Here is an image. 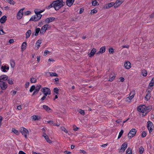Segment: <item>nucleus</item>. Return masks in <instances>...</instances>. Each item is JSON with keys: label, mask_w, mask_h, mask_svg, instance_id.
<instances>
[{"label": "nucleus", "mask_w": 154, "mask_h": 154, "mask_svg": "<svg viewBox=\"0 0 154 154\" xmlns=\"http://www.w3.org/2000/svg\"><path fill=\"white\" fill-rule=\"evenodd\" d=\"M41 88V85H37L35 88V91L37 92H38L39 91L40 89Z\"/></svg>", "instance_id": "obj_32"}, {"label": "nucleus", "mask_w": 154, "mask_h": 154, "mask_svg": "<svg viewBox=\"0 0 154 154\" xmlns=\"http://www.w3.org/2000/svg\"><path fill=\"white\" fill-rule=\"evenodd\" d=\"M64 153L66 154H70L71 153V152L69 151H65L64 152Z\"/></svg>", "instance_id": "obj_58"}, {"label": "nucleus", "mask_w": 154, "mask_h": 154, "mask_svg": "<svg viewBox=\"0 0 154 154\" xmlns=\"http://www.w3.org/2000/svg\"><path fill=\"white\" fill-rule=\"evenodd\" d=\"M97 12V11L95 9H93L91 11V14H94L96 13Z\"/></svg>", "instance_id": "obj_51"}, {"label": "nucleus", "mask_w": 154, "mask_h": 154, "mask_svg": "<svg viewBox=\"0 0 154 154\" xmlns=\"http://www.w3.org/2000/svg\"><path fill=\"white\" fill-rule=\"evenodd\" d=\"M54 4L53 3V2L50 5H49L48 7V9H50L52 7H53L54 8Z\"/></svg>", "instance_id": "obj_50"}, {"label": "nucleus", "mask_w": 154, "mask_h": 154, "mask_svg": "<svg viewBox=\"0 0 154 154\" xmlns=\"http://www.w3.org/2000/svg\"><path fill=\"white\" fill-rule=\"evenodd\" d=\"M125 68L127 69H130L131 67V63L129 62H126L124 63Z\"/></svg>", "instance_id": "obj_17"}, {"label": "nucleus", "mask_w": 154, "mask_h": 154, "mask_svg": "<svg viewBox=\"0 0 154 154\" xmlns=\"http://www.w3.org/2000/svg\"><path fill=\"white\" fill-rule=\"evenodd\" d=\"M96 49L94 48H93L91 50L90 53L89 54H88V55L90 57H91L94 55L95 54V53H96Z\"/></svg>", "instance_id": "obj_13"}, {"label": "nucleus", "mask_w": 154, "mask_h": 154, "mask_svg": "<svg viewBox=\"0 0 154 154\" xmlns=\"http://www.w3.org/2000/svg\"><path fill=\"white\" fill-rule=\"evenodd\" d=\"M153 125L152 123L150 121H149L147 122V128L149 133L152 131V128H153Z\"/></svg>", "instance_id": "obj_10"}, {"label": "nucleus", "mask_w": 154, "mask_h": 154, "mask_svg": "<svg viewBox=\"0 0 154 154\" xmlns=\"http://www.w3.org/2000/svg\"><path fill=\"white\" fill-rule=\"evenodd\" d=\"M146 133L145 131H143L142 133L141 136L142 137H144L146 136Z\"/></svg>", "instance_id": "obj_45"}, {"label": "nucleus", "mask_w": 154, "mask_h": 154, "mask_svg": "<svg viewBox=\"0 0 154 154\" xmlns=\"http://www.w3.org/2000/svg\"><path fill=\"white\" fill-rule=\"evenodd\" d=\"M151 97V94L150 91H148L146 97H145L146 100L147 101L148 100L150 99Z\"/></svg>", "instance_id": "obj_21"}, {"label": "nucleus", "mask_w": 154, "mask_h": 154, "mask_svg": "<svg viewBox=\"0 0 154 154\" xmlns=\"http://www.w3.org/2000/svg\"><path fill=\"white\" fill-rule=\"evenodd\" d=\"M124 0H116V1L114 3L115 5L114 8H116L119 7L124 2Z\"/></svg>", "instance_id": "obj_12"}, {"label": "nucleus", "mask_w": 154, "mask_h": 154, "mask_svg": "<svg viewBox=\"0 0 154 154\" xmlns=\"http://www.w3.org/2000/svg\"><path fill=\"white\" fill-rule=\"evenodd\" d=\"M19 154H26L24 152L22 151H20L19 152Z\"/></svg>", "instance_id": "obj_62"}, {"label": "nucleus", "mask_w": 154, "mask_h": 154, "mask_svg": "<svg viewBox=\"0 0 154 154\" xmlns=\"http://www.w3.org/2000/svg\"><path fill=\"white\" fill-rule=\"evenodd\" d=\"M35 12L36 14L30 18V21H35L38 20L41 18L42 15L40 14L41 12L35 10Z\"/></svg>", "instance_id": "obj_2"}, {"label": "nucleus", "mask_w": 154, "mask_h": 154, "mask_svg": "<svg viewBox=\"0 0 154 154\" xmlns=\"http://www.w3.org/2000/svg\"><path fill=\"white\" fill-rule=\"evenodd\" d=\"M17 109L19 110H21L22 109L21 106L19 105L17 106Z\"/></svg>", "instance_id": "obj_64"}, {"label": "nucleus", "mask_w": 154, "mask_h": 154, "mask_svg": "<svg viewBox=\"0 0 154 154\" xmlns=\"http://www.w3.org/2000/svg\"><path fill=\"white\" fill-rule=\"evenodd\" d=\"M35 85H33L29 89V91L30 92H32L34 90H35Z\"/></svg>", "instance_id": "obj_40"}, {"label": "nucleus", "mask_w": 154, "mask_h": 154, "mask_svg": "<svg viewBox=\"0 0 154 154\" xmlns=\"http://www.w3.org/2000/svg\"><path fill=\"white\" fill-rule=\"evenodd\" d=\"M43 107L44 109L46 111L50 112L51 111V109L48 106L44 105L43 106Z\"/></svg>", "instance_id": "obj_28"}, {"label": "nucleus", "mask_w": 154, "mask_h": 154, "mask_svg": "<svg viewBox=\"0 0 154 154\" xmlns=\"http://www.w3.org/2000/svg\"><path fill=\"white\" fill-rule=\"evenodd\" d=\"M42 43V40H38L35 43V46L37 47V49H38Z\"/></svg>", "instance_id": "obj_27"}, {"label": "nucleus", "mask_w": 154, "mask_h": 154, "mask_svg": "<svg viewBox=\"0 0 154 154\" xmlns=\"http://www.w3.org/2000/svg\"><path fill=\"white\" fill-rule=\"evenodd\" d=\"M8 83L10 85H12L13 84V81L11 80L8 79Z\"/></svg>", "instance_id": "obj_53"}, {"label": "nucleus", "mask_w": 154, "mask_h": 154, "mask_svg": "<svg viewBox=\"0 0 154 154\" xmlns=\"http://www.w3.org/2000/svg\"><path fill=\"white\" fill-rule=\"evenodd\" d=\"M47 122L49 124H53V122L52 121H48Z\"/></svg>", "instance_id": "obj_63"}, {"label": "nucleus", "mask_w": 154, "mask_h": 154, "mask_svg": "<svg viewBox=\"0 0 154 154\" xmlns=\"http://www.w3.org/2000/svg\"><path fill=\"white\" fill-rule=\"evenodd\" d=\"M127 146V143L125 142L122 145L121 149L123 150V152H124L126 149Z\"/></svg>", "instance_id": "obj_24"}, {"label": "nucleus", "mask_w": 154, "mask_h": 154, "mask_svg": "<svg viewBox=\"0 0 154 154\" xmlns=\"http://www.w3.org/2000/svg\"><path fill=\"white\" fill-rule=\"evenodd\" d=\"M37 81V80L36 78L32 77L30 79V82L32 83H35Z\"/></svg>", "instance_id": "obj_34"}, {"label": "nucleus", "mask_w": 154, "mask_h": 154, "mask_svg": "<svg viewBox=\"0 0 154 154\" xmlns=\"http://www.w3.org/2000/svg\"><path fill=\"white\" fill-rule=\"evenodd\" d=\"M0 86L2 90H5L7 88V84L5 82H0Z\"/></svg>", "instance_id": "obj_11"}, {"label": "nucleus", "mask_w": 154, "mask_h": 154, "mask_svg": "<svg viewBox=\"0 0 154 154\" xmlns=\"http://www.w3.org/2000/svg\"><path fill=\"white\" fill-rule=\"evenodd\" d=\"M14 41L13 39H10L9 40V42L11 44L14 42Z\"/></svg>", "instance_id": "obj_61"}, {"label": "nucleus", "mask_w": 154, "mask_h": 154, "mask_svg": "<svg viewBox=\"0 0 154 154\" xmlns=\"http://www.w3.org/2000/svg\"><path fill=\"white\" fill-rule=\"evenodd\" d=\"M48 53H49V51L48 50H45L44 52V55H46Z\"/></svg>", "instance_id": "obj_59"}, {"label": "nucleus", "mask_w": 154, "mask_h": 154, "mask_svg": "<svg viewBox=\"0 0 154 154\" xmlns=\"http://www.w3.org/2000/svg\"><path fill=\"white\" fill-rule=\"evenodd\" d=\"M41 91L44 94L47 96L48 95H50L51 94V90L49 88L47 87H44L41 89Z\"/></svg>", "instance_id": "obj_6"}, {"label": "nucleus", "mask_w": 154, "mask_h": 154, "mask_svg": "<svg viewBox=\"0 0 154 154\" xmlns=\"http://www.w3.org/2000/svg\"><path fill=\"white\" fill-rule=\"evenodd\" d=\"M47 96L46 95H45V94H44V96L43 97H42L41 98V100H42V101H43V100H44L45 98H46V96Z\"/></svg>", "instance_id": "obj_55"}, {"label": "nucleus", "mask_w": 154, "mask_h": 154, "mask_svg": "<svg viewBox=\"0 0 154 154\" xmlns=\"http://www.w3.org/2000/svg\"><path fill=\"white\" fill-rule=\"evenodd\" d=\"M145 105L139 106L137 108V110L141 113H146L147 112V108Z\"/></svg>", "instance_id": "obj_3"}, {"label": "nucleus", "mask_w": 154, "mask_h": 154, "mask_svg": "<svg viewBox=\"0 0 154 154\" xmlns=\"http://www.w3.org/2000/svg\"><path fill=\"white\" fill-rule=\"evenodd\" d=\"M106 51V47L105 46H103L101 47L99 51H98L97 54V55L99 54L100 53L102 54L105 52Z\"/></svg>", "instance_id": "obj_16"}, {"label": "nucleus", "mask_w": 154, "mask_h": 154, "mask_svg": "<svg viewBox=\"0 0 154 154\" xmlns=\"http://www.w3.org/2000/svg\"><path fill=\"white\" fill-rule=\"evenodd\" d=\"M54 92L56 94H57L58 93L59 89L57 88H55L54 89Z\"/></svg>", "instance_id": "obj_44"}, {"label": "nucleus", "mask_w": 154, "mask_h": 154, "mask_svg": "<svg viewBox=\"0 0 154 154\" xmlns=\"http://www.w3.org/2000/svg\"><path fill=\"white\" fill-rule=\"evenodd\" d=\"M97 2L96 0L92 2V5L94 6L97 5Z\"/></svg>", "instance_id": "obj_46"}, {"label": "nucleus", "mask_w": 154, "mask_h": 154, "mask_svg": "<svg viewBox=\"0 0 154 154\" xmlns=\"http://www.w3.org/2000/svg\"><path fill=\"white\" fill-rule=\"evenodd\" d=\"M31 33L32 32L30 30H28L26 33V38H28L30 35Z\"/></svg>", "instance_id": "obj_31"}, {"label": "nucleus", "mask_w": 154, "mask_h": 154, "mask_svg": "<svg viewBox=\"0 0 154 154\" xmlns=\"http://www.w3.org/2000/svg\"><path fill=\"white\" fill-rule=\"evenodd\" d=\"M31 13V12L29 11H27L24 12V15H26L30 14Z\"/></svg>", "instance_id": "obj_49"}, {"label": "nucleus", "mask_w": 154, "mask_h": 154, "mask_svg": "<svg viewBox=\"0 0 154 154\" xmlns=\"http://www.w3.org/2000/svg\"><path fill=\"white\" fill-rule=\"evenodd\" d=\"M20 131L22 135H23L26 139L27 138V135L29 134V131L27 129L24 127H22L20 129Z\"/></svg>", "instance_id": "obj_4"}, {"label": "nucleus", "mask_w": 154, "mask_h": 154, "mask_svg": "<svg viewBox=\"0 0 154 154\" xmlns=\"http://www.w3.org/2000/svg\"><path fill=\"white\" fill-rule=\"evenodd\" d=\"M135 95L134 91H131L130 93L129 96L126 99L125 101L127 102H130L132 99L134 97Z\"/></svg>", "instance_id": "obj_8"}, {"label": "nucleus", "mask_w": 154, "mask_h": 154, "mask_svg": "<svg viewBox=\"0 0 154 154\" xmlns=\"http://www.w3.org/2000/svg\"><path fill=\"white\" fill-rule=\"evenodd\" d=\"M142 75L144 76H146L147 75V71L144 69L141 72Z\"/></svg>", "instance_id": "obj_33"}, {"label": "nucleus", "mask_w": 154, "mask_h": 154, "mask_svg": "<svg viewBox=\"0 0 154 154\" xmlns=\"http://www.w3.org/2000/svg\"><path fill=\"white\" fill-rule=\"evenodd\" d=\"M24 9V8H23L21 9L17 13V17L18 19H20L22 18L23 15V11Z\"/></svg>", "instance_id": "obj_9"}, {"label": "nucleus", "mask_w": 154, "mask_h": 154, "mask_svg": "<svg viewBox=\"0 0 154 154\" xmlns=\"http://www.w3.org/2000/svg\"><path fill=\"white\" fill-rule=\"evenodd\" d=\"M61 129L62 131H64L66 133H68V131L67 130L63 127H61Z\"/></svg>", "instance_id": "obj_43"}, {"label": "nucleus", "mask_w": 154, "mask_h": 154, "mask_svg": "<svg viewBox=\"0 0 154 154\" xmlns=\"http://www.w3.org/2000/svg\"><path fill=\"white\" fill-rule=\"evenodd\" d=\"M137 132L136 129L135 128L132 129L129 132L128 134V137L131 138L134 137L136 134Z\"/></svg>", "instance_id": "obj_5"}, {"label": "nucleus", "mask_w": 154, "mask_h": 154, "mask_svg": "<svg viewBox=\"0 0 154 154\" xmlns=\"http://www.w3.org/2000/svg\"><path fill=\"white\" fill-rule=\"evenodd\" d=\"M154 83L151 82H150L149 83V88H150V87H153L154 86Z\"/></svg>", "instance_id": "obj_56"}, {"label": "nucleus", "mask_w": 154, "mask_h": 154, "mask_svg": "<svg viewBox=\"0 0 154 154\" xmlns=\"http://www.w3.org/2000/svg\"><path fill=\"white\" fill-rule=\"evenodd\" d=\"M49 74L50 76H55V77H58V75L55 72H49Z\"/></svg>", "instance_id": "obj_35"}, {"label": "nucleus", "mask_w": 154, "mask_h": 154, "mask_svg": "<svg viewBox=\"0 0 154 154\" xmlns=\"http://www.w3.org/2000/svg\"><path fill=\"white\" fill-rule=\"evenodd\" d=\"M43 136L44 137L47 142L49 143H51V141L49 139L48 136L46 134L44 133Z\"/></svg>", "instance_id": "obj_26"}, {"label": "nucleus", "mask_w": 154, "mask_h": 154, "mask_svg": "<svg viewBox=\"0 0 154 154\" xmlns=\"http://www.w3.org/2000/svg\"><path fill=\"white\" fill-rule=\"evenodd\" d=\"M79 112L83 115H84L85 114V112L82 109H80L79 111Z\"/></svg>", "instance_id": "obj_48"}, {"label": "nucleus", "mask_w": 154, "mask_h": 154, "mask_svg": "<svg viewBox=\"0 0 154 154\" xmlns=\"http://www.w3.org/2000/svg\"><path fill=\"white\" fill-rule=\"evenodd\" d=\"M12 131L16 135H18L19 134V132L18 131L14 128H13Z\"/></svg>", "instance_id": "obj_38"}, {"label": "nucleus", "mask_w": 154, "mask_h": 154, "mask_svg": "<svg viewBox=\"0 0 154 154\" xmlns=\"http://www.w3.org/2000/svg\"><path fill=\"white\" fill-rule=\"evenodd\" d=\"M27 46V43L26 42H24L22 43V45H21V49L22 51H24V50H25L26 48V47Z\"/></svg>", "instance_id": "obj_23"}, {"label": "nucleus", "mask_w": 154, "mask_h": 154, "mask_svg": "<svg viewBox=\"0 0 154 154\" xmlns=\"http://www.w3.org/2000/svg\"><path fill=\"white\" fill-rule=\"evenodd\" d=\"M139 152L140 154L142 153L144 151V148L142 146L140 147L139 148Z\"/></svg>", "instance_id": "obj_41"}, {"label": "nucleus", "mask_w": 154, "mask_h": 154, "mask_svg": "<svg viewBox=\"0 0 154 154\" xmlns=\"http://www.w3.org/2000/svg\"><path fill=\"white\" fill-rule=\"evenodd\" d=\"M5 34V33L4 32L3 30L2 29H0V35H3Z\"/></svg>", "instance_id": "obj_54"}, {"label": "nucleus", "mask_w": 154, "mask_h": 154, "mask_svg": "<svg viewBox=\"0 0 154 154\" xmlns=\"http://www.w3.org/2000/svg\"><path fill=\"white\" fill-rule=\"evenodd\" d=\"M29 82H26L25 84V87L26 88H27L29 87Z\"/></svg>", "instance_id": "obj_52"}, {"label": "nucleus", "mask_w": 154, "mask_h": 154, "mask_svg": "<svg viewBox=\"0 0 154 154\" xmlns=\"http://www.w3.org/2000/svg\"><path fill=\"white\" fill-rule=\"evenodd\" d=\"M126 154H132V150L129 148H128L126 150Z\"/></svg>", "instance_id": "obj_37"}, {"label": "nucleus", "mask_w": 154, "mask_h": 154, "mask_svg": "<svg viewBox=\"0 0 154 154\" xmlns=\"http://www.w3.org/2000/svg\"><path fill=\"white\" fill-rule=\"evenodd\" d=\"M129 47V46L128 45H123L122 46V47L123 48H128Z\"/></svg>", "instance_id": "obj_57"}, {"label": "nucleus", "mask_w": 154, "mask_h": 154, "mask_svg": "<svg viewBox=\"0 0 154 154\" xmlns=\"http://www.w3.org/2000/svg\"><path fill=\"white\" fill-rule=\"evenodd\" d=\"M74 1V0H67L66 3L68 6L70 7L72 5Z\"/></svg>", "instance_id": "obj_20"}, {"label": "nucleus", "mask_w": 154, "mask_h": 154, "mask_svg": "<svg viewBox=\"0 0 154 154\" xmlns=\"http://www.w3.org/2000/svg\"><path fill=\"white\" fill-rule=\"evenodd\" d=\"M2 71L4 72H7L9 69V67L6 66H2L1 67Z\"/></svg>", "instance_id": "obj_19"}, {"label": "nucleus", "mask_w": 154, "mask_h": 154, "mask_svg": "<svg viewBox=\"0 0 154 154\" xmlns=\"http://www.w3.org/2000/svg\"><path fill=\"white\" fill-rule=\"evenodd\" d=\"M54 6V8L56 10H58L63 6L64 3L63 0H57L53 2Z\"/></svg>", "instance_id": "obj_1"}, {"label": "nucleus", "mask_w": 154, "mask_h": 154, "mask_svg": "<svg viewBox=\"0 0 154 154\" xmlns=\"http://www.w3.org/2000/svg\"><path fill=\"white\" fill-rule=\"evenodd\" d=\"M120 81L122 82H123L124 81V79L122 77H121L120 78Z\"/></svg>", "instance_id": "obj_60"}, {"label": "nucleus", "mask_w": 154, "mask_h": 154, "mask_svg": "<svg viewBox=\"0 0 154 154\" xmlns=\"http://www.w3.org/2000/svg\"><path fill=\"white\" fill-rule=\"evenodd\" d=\"M123 132H124V131L123 130H122L121 131H120V132H119V136L118 137V139H119L121 137V136H122V135L123 133Z\"/></svg>", "instance_id": "obj_39"}, {"label": "nucleus", "mask_w": 154, "mask_h": 154, "mask_svg": "<svg viewBox=\"0 0 154 154\" xmlns=\"http://www.w3.org/2000/svg\"><path fill=\"white\" fill-rule=\"evenodd\" d=\"M55 18L53 17H48L45 20V21L47 23H49L50 22H52L54 20Z\"/></svg>", "instance_id": "obj_22"}, {"label": "nucleus", "mask_w": 154, "mask_h": 154, "mask_svg": "<svg viewBox=\"0 0 154 154\" xmlns=\"http://www.w3.org/2000/svg\"><path fill=\"white\" fill-rule=\"evenodd\" d=\"M40 29L39 28H37L35 30V33L33 32L32 33L33 35H35L36 36H37L38 35V33L40 32Z\"/></svg>", "instance_id": "obj_25"}, {"label": "nucleus", "mask_w": 154, "mask_h": 154, "mask_svg": "<svg viewBox=\"0 0 154 154\" xmlns=\"http://www.w3.org/2000/svg\"><path fill=\"white\" fill-rule=\"evenodd\" d=\"M9 3L11 4H14V2L13 0H6Z\"/></svg>", "instance_id": "obj_47"}, {"label": "nucleus", "mask_w": 154, "mask_h": 154, "mask_svg": "<svg viewBox=\"0 0 154 154\" xmlns=\"http://www.w3.org/2000/svg\"><path fill=\"white\" fill-rule=\"evenodd\" d=\"M115 74L114 72H112L110 73L109 81L110 82H112L115 79Z\"/></svg>", "instance_id": "obj_14"}, {"label": "nucleus", "mask_w": 154, "mask_h": 154, "mask_svg": "<svg viewBox=\"0 0 154 154\" xmlns=\"http://www.w3.org/2000/svg\"><path fill=\"white\" fill-rule=\"evenodd\" d=\"M7 17L5 16L2 17L0 19V22L1 23H4L6 20Z\"/></svg>", "instance_id": "obj_29"}, {"label": "nucleus", "mask_w": 154, "mask_h": 154, "mask_svg": "<svg viewBox=\"0 0 154 154\" xmlns=\"http://www.w3.org/2000/svg\"><path fill=\"white\" fill-rule=\"evenodd\" d=\"M115 5L114 3L113 2H112L106 5L105 8L106 9H109L111 7L114 6V5Z\"/></svg>", "instance_id": "obj_18"}, {"label": "nucleus", "mask_w": 154, "mask_h": 154, "mask_svg": "<svg viewBox=\"0 0 154 154\" xmlns=\"http://www.w3.org/2000/svg\"><path fill=\"white\" fill-rule=\"evenodd\" d=\"M32 119L33 120H38L41 119V117L37 116L34 115L32 116Z\"/></svg>", "instance_id": "obj_30"}, {"label": "nucleus", "mask_w": 154, "mask_h": 154, "mask_svg": "<svg viewBox=\"0 0 154 154\" xmlns=\"http://www.w3.org/2000/svg\"><path fill=\"white\" fill-rule=\"evenodd\" d=\"M49 26V25L47 24L44 25L41 28L40 32V34H44L48 28L50 27Z\"/></svg>", "instance_id": "obj_7"}, {"label": "nucleus", "mask_w": 154, "mask_h": 154, "mask_svg": "<svg viewBox=\"0 0 154 154\" xmlns=\"http://www.w3.org/2000/svg\"><path fill=\"white\" fill-rule=\"evenodd\" d=\"M8 79V77L6 75H2L0 76V82H4L7 80Z\"/></svg>", "instance_id": "obj_15"}, {"label": "nucleus", "mask_w": 154, "mask_h": 154, "mask_svg": "<svg viewBox=\"0 0 154 154\" xmlns=\"http://www.w3.org/2000/svg\"><path fill=\"white\" fill-rule=\"evenodd\" d=\"M109 51L110 54H113L114 53V50L112 48H110L109 49Z\"/></svg>", "instance_id": "obj_42"}, {"label": "nucleus", "mask_w": 154, "mask_h": 154, "mask_svg": "<svg viewBox=\"0 0 154 154\" xmlns=\"http://www.w3.org/2000/svg\"><path fill=\"white\" fill-rule=\"evenodd\" d=\"M10 64L12 68H13L15 66V63L13 60H11L10 61Z\"/></svg>", "instance_id": "obj_36"}]
</instances>
